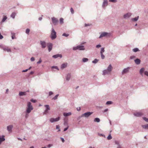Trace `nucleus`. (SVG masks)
<instances>
[{"label": "nucleus", "mask_w": 148, "mask_h": 148, "mask_svg": "<svg viewBox=\"0 0 148 148\" xmlns=\"http://www.w3.org/2000/svg\"><path fill=\"white\" fill-rule=\"evenodd\" d=\"M70 77H71V75L70 74H68L67 75L66 77V80H69Z\"/></svg>", "instance_id": "nucleus-25"}, {"label": "nucleus", "mask_w": 148, "mask_h": 148, "mask_svg": "<svg viewBox=\"0 0 148 148\" xmlns=\"http://www.w3.org/2000/svg\"><path fill=\"white\" fill-rule=\"evenodd\" d=\"M138 17H139V16H137V17H135L134 18H132V20L133 21H137L138 20Z\"/></svg>", "instance_id": "nucleus-29"}, {"label": "nucleus", "mask_w": 148, "mask_h": 148, "mask_svg": "<svg viewBox=\"0 0 148 148\" xmlns=\"http://www.w3.org/2000/svg\"><path fill=\"white\" fill-rule=\"evenodd\" d=\"M12 39H16V38L15 36V34L14 33H12Z\"/></svg>", "instance_id": "nucleus-27"}, {"label": "nucleus", "mask_w": 148, "mask_h": 148, "mask_svg": "<svg viewBox=\"0 0 148 148\" xmlns=\"http://www.w3.org/2000/svg\"><path fill=\"white\" fill-rule=\"evenodd\" d=\"M109 1L112 2H116L117 1L116 0H109Z\"/></svg>", "instance_id": "nucleus-46"}, {"label": "nucleus", "mask_w": 148, "mask_h": 148, "mask_svg": "<svg viewBox=\"0 0 148 148\" xmlns=\"http://www.w3.org/2000/svg\"><path fill=\"white\" fill-rule=\"evenodd\" d=\"M101 58L102 59H104L105 58V56L103 54V53L101 54Z\"/></svg>", "instance_id": "nucleus-43"}, {"label": "nucleus", "mask_w": 148, "mask_h": 148, "mask_svg": "<svg viewBox=\"0 0 148 148\" xmlns=\"http://www.w3.org/2000/svg\"><path fill=\"white\" fill-rule=\"evenodd\" d=\"M58 96L59 95L58 94L56 95L55 97L53 98L52 99L54 100L56 99H57Z\"/></svg>", "instance_id": "nucleus-37"}, {"label": "nucleus", "mask_w": 148, "mask_h": 148, "mask_svg": "<svg viewBox=\"0 0 148 148\" xmlns=\"http://www.w3.org/2000/svg\"><path fill=\"white\" fill-rule=\"evenodd\" d=\"M135 57L134 56H132L130 57V58L131 59H133V58H135Z\"/></svg>", "instance_id": "nucleus-57"}, {"label": "nucleus", "mask_w": 148, "mask_h": 148, "mask_svg": "<svg viewBox=\"0 0 148 148\" xmlns=\"http://www.w3.org/2000/svg\"><path fill=\"white\" fill-rule=\"evenodd\" d=\"M62 56L61 54H58L56 55H53L52 56V57L55 58H57L58 57H60V58H62Z\"/></svg>", "instance_id": "nucleus-14"}, {"label": "nucleus", "mask_w": 148, "mask_h": 148, "mask_svg": "<svg viewBox=\"0 0 148 148\" xmlns=\"http://www.w3.org/2000/svg\"><path fill=\"white\" fill-rule=\"evenodd\" d=\"M101 47V46L100 45H97L96 46V47L97 48H99Z\"/></svg>", "instance_id": "nucleus-54"}, {"label": "nucleus", "mask_w": 148, "mask_h": 148, "mask_svg": "<svg viewBox=\"0 0 148 148\" xmlns=\"http://www.w3.org/2000/svg\"><path fill=\"white\" fill-rule=\"evenodd\" d=\"M131 15L130 13H128L124 15V17L125 18L129 17Z\"/></svg>", "instance_id": "nucleus-16"}, {"label": "nucleus", "mask_w": 148, "mask_h": 148, "mask_svg": "<svg viewBox=\"0 0 148 148\" xmlns=\"http://www.w3.org/2000/svg\"><path fill=\"white\" fill-rule=\"evenodd\" d=\"M143 118L145 121L148 122V118H147L145 117H143Z\"/></svg>", "instance_id": "nucleus-39"}, {"label": "nucleus", "mask_w": 148, "mask_h": 148, "mask_svg": "<svg viewBox=\"0 0 148 148\" xmlns=\"http://www.w3.org/2000/svg\"><path fill=\"white\" fill-rule=\"evenodd\" d=\"M31 101L33 103H35L36 102V100H34L33 99H32L31 100Z\"/></svg>", "instance_id": "nucleus-45"}, {"label": "nucleus", "mask_w": 148, "mask_h": 148, "mask_svg": "<svg viewBox=\"0 0 148 148\" xmlns=\"http://www.w3.org/2000/svg\"><path fill=\"white\" fill-rule=\"evenodd\" d=\"M100 121V119L97 118H95L94 119V121L95 122H99Z\"/></svg>", "instance_id": "nucleus-26"}, {"label": "nucleus", "mask_w": 148, "mask_h": 148, "mask_svg": "<svg viewBox=\"0 0 148 148\" xmlns=\"http://www.w3.org/2000/svg\"><path fill=\"white\" fill-rule=\"evenodd\" d=\"M33 73V72H32V71H31L30 73V74H32Z\"/></svg>", "instance_id": "nucleus-62"}, {"label": "nucleus", "mask_w": 148, "mask_h": 148, "mask_svg": "<svg viewBox=\"0 0 148 148\" xmlns=\"http://www.w3.org/2000/svg\"><path fill=\"white\" fill-rule=\"evenodd\" d=\"M42 62V60L40 58L39 60V61L37 62V63L38 64H40Z\"/></svg>", "instance_id": "nucleus-47"}, {"label": "nucleus", "mask_w": 148, "mask_h": 148, "mask_svg": "<svg viewBox=\"0 0 148 148\" xmlns=\"http://www.w3.org/2000/svg\"><path fill=\"white\" fill-rule=\"evenodd\" d=\"M98 60L95 59L94 60L92 61V62L94 63H96L98 62Z\"/></svg>", "instance_id": "nucleus-34"}, {"label": "nucleus", "mask_w": 148, "mask_h": 148, "mask_svg": "<svg viewBox=\"0 0 148 148\" xmlns=\"http://www.w3.org/2000/svg\"><path fill=\"white\" fill-rule=\"evenodd\" d=\"M134 114L136 116L139 117L143 115V113L141 112H136L134 113Z\"/></svg>", "instance_id": "nucleus-11"}, {"label": "nucleus", "mask_w": 148, "mask_h": 148, "mask_svg": "<svg viewBox=\"0 0 148 148\" xmlns=\"http://www.w3.org/2000/svg\"><path fill=\"white\" fill-rule=\"evenodd\" d=\"M4 137V136H0V144L2 142L5 140V139Z\"/></svg>", "instance_id": "nucleus-15"}, {"label": "nucleus", "mask_w": 148, "mask_h": 148, "mask_svg": "<svg viewBox=\"0 0 148 148\" xmlns=\"http://www.w3.org/2000/svg\"><path fill=\"white\" fill-rule=\"evenodd\" d=\"M108 110V109H106L104 110V112H106Z\"/></svg>", "instance_id": "nucleus-63"}, {"label": "nucleus", "mask_w": 148, "mask_h": 148, "mask_svg": "<svg viewBox=\"0 0 148 148\" xmlns=\"http://www.w3.org/2000/svg\"><path fill=\"white\" fill-rule=\"evenodd\" d=\"M92 112H87L83 114L82 115V116L88 117L92 114Z\"/></svg>", "instance_id": "nucleus-4"}, {"label": "nucleus", "mask_w": 148, "mask_h": 148, "mask_svg": "<svg viewBox=\"0 0 148 148\" xmlns=\"http://www.w3.org/2000/svg\"><path fill=\"white\" fill-rule=\"evenodd\" d=\"M71 11L72 14H73L74 12V11L72 8H71Z\"/></svg>", "instance_id": "nucleus-51"}, {"label": "nucleus", "mask_w": 148, "mask_h": 148, "mask_svg": "<svg viewBox=\"0 0 148 148\" xmlns=\"http://www.w3.org/2000/svg\"><path fill=\"white\" fill-rule=\"evenodd\" d=\"M56 32H55L54 29L52 28L50 36L52 40L55 39L56 37Z\"/></svg>", "instance_id": "nucleus-1"}, {"label": "nucleus", "mask_w": 148, "mask_h": 148, "mask_svg": "<svg viewBox=\"0 0 148 148\" xmlns=\"http://www.w3.org/2000/svg\"><path fill=\"white\" fill-rule=\"evenodd\" d=\"M28 69H26L25 70H24L22 71L23 72H27L28 71Z\"/></svg>", "instance_id": "nucleus-58"}, {"label": "nucleus", "mask_w": 148, "mask_h": 148, "mask_svg": "<svg viewBox=\"0 0 148 148\" xmlns=\"http://www.w3.org/2000/svg\"><path fill=\"white\" fill-rule=\"evenodd\" d=\"M56 129L57 130H58V131H60L59 129V125H57L56 126Z\"/></svg>", "instance_id": "nucleus-50"}, {"label": "nucleus", "mask_w": 148, "mask_h": 148, "mask_svg": "<svg viewBox=\"0 0 148 148\" xmlns=\"http://www.w3.org/2000/svg\"><path fill=\"white\" fill-rule=\"evenodd\" d=\"M42 17H40V18H39V20H41V19H42Z\"/></svg>", "instance_id": "nucleus-61"}, {"label": "nucleus", "mask_w": 148, "mask_h": 148, "mask_svg": "<svg viewBox=\"0 0 148 148\" xmlns=\"http://www.w3.org/2000/svg\"><path fill=\"white\" fill-rule=\"evenodd\" d=\"M112 102L111 101H108L106 103V104L108 105L112 104Z\"/></svg>", "instance_id": "nucleus-41"}, {"label": "nucleus", "mask_w": 148, "mask_h": 148, "mask_svg": "<svg viewBox=\"0 0 148 148\" xmlns=\"http://www.w3.org/2000/svg\"><path fill=\"white\" fill-rule=\"evenodd\" d=\"M45 107L46 108V109L44 112V114H46L48 113V111L50 110V108L49 106L48 105H45Z\"/></svg>", "instance_id": "nucleus-5"}, {"label": "nucleus", "mask_w": 148, "mask_h": 148, "mask_svg": "<svg viewBox=\"0 0 148 148\" xmlns=\"http://www.w3.org/2000/svg\"><path fill=\"white\" fill-rule=\"evenodd\" d=\"M90 25H91V24H85V26L86 27V26H90Z\"/></svg>", "instance_id": "nucleus-55"}, {"label": "nucleus", "mask_w": 148, "mask_h": 148, "mask_svg": "<svg viewBox=\"0 0 148 148\" xmlns=\"http://www.w3.org/2000/svg\"><path fill=\"white\" fill-rule=\"evenodd\" d=\"M28 116V115L27 114H26L25 115V117L26 118H27Z\"/></svg>", "instance_id": "nucleus-60"}, {"label": "nucleus", "mask_w": 148, "mask_h": 148, "mask_svg": "<svg viewBox=\"0 0 148 148\" xmlns=\"http://www.w3.org/2000/svg\"><path fill=\"white\" fill-rule=\"evenodd\" d=\"M144 71V68H141L140 71V74H142Z\"/></svg>", "instance_id": "nucleus-31"}, {"label": "nucleus", "mask_w": 148, "mask_h": 148, "mask_svg": "<svg viewBox=\"0 0 148 148\" xmlns=\"http://www.w3.org/2000/svg\"><path fill=\"white\" fill-rule=\"evenodd\" d=\"M108 5V1L107 0H103V5Z\"/></svg>", "instance_id": "nucleus-24"}, {"label": "nucleus", "mask_w": 148, "mask_h": 148, "mask_svg": "<svg viewBox=\"0 0 148 148\" xmlns=\"http://www.w3.org/2000/svg\"><path fill=\"white\" fill-rule=\"evenodd\" d=\"M77 110L78 111H79L80 110V107H79L78 108H77Z\"/></svg>", "instance_id": "nucleus-59"}, {"label": "nucleus", "mask_w": 148, "mask_h": 148, "mask_svg": "<svg viewBox=\"0 0 148 148\" xmlns=\"http://www.w3.org/2000/svg\"><path fill=\"white\" fill-rule=\"evenodd\" d=\"M60 22L61 24L63 23H64V19L61 18L60 19Z\"/></svg>", "instance_id": "nucleus-36"}, {"label": "nucleus", "mask_w": 148, "mask_h": 148, "mask_svg": "<svg viewBox=\"0 0 148 148\" xmlns=\"http://www.w3.org/2000/svg\"><path fill=\"white\" fill-rule=\"evenodd\" d=\"M129 68L124 69V70H123V71L122 72V74H124L125 73H127L129 71Z\"/></svg>", "instance_id": "nucleus-13"}, {"label": "nucleus", "mask_w": 148, "mask_h": 148, "mask_svg": "<svg viewBox=\"0 0 148 148\" xmlns=\"http://www.w3.org/2000/svg\"><path fill=\"white\" fill-rule=\"evenodd\" d=\"M71 114V113L70 112H69L68 113H65V117L67 116H70ZM66 118H65V123H66ZM66 123H65V126H66Z\"/></svg>", "instance_id": "nucleus-22"}, {"label": "nucleus", "mask_w": 148, "mask_h": 148, "mask_svg": "<svg viewBox=\"0 0 148 148\" xmlns=\"http://www.w3.org/2000/svg\"><path fill=\"white\" fill-rule=\"evenodd\" d=\"M27 109L26 112L27 113H29L33 109V108L30 102H28L27 103Z\"/></svg>", "instance_id": "nucleus-2"}, {"label": "nucleus", "mask_w": 148, "mask_h": 148, "mask_svg": "<svg viewBox=\"0 0 148 148\" xmlns=\"http://www.w3.org/2000/svg\"><path fill=\"white\" fill-rule=\"evenodd\" d=\"M61 140H62V142H63V143L64 142V139L62 138H61Z\"/></svg>", "instance_id": "nucleus-56"}, {"label": "nucleus", "mask_w": 148, "mask_h": 148, "mask_svg": "<svg viewBox=\"0 0 148 148\" xmlns=\"http://www.w3.org/2000/svg\"><path fill=\"white\" fill-rule=\"evenodd\" d=\"M69 36V34H65V37H67Z\"/></svg>", "instance_id": "nucleus-64"}, {"label": "nucleus", "mask_w": 148, "mask_h": 148, "mask_svg": "<svg viewBox=\"0 0 148 148\" xmlns=\"http://www.w3.org/2000/svg\"><path fill=\"white\" fill-rule=\"evenodd\" d=\"M74 50L78 49L79 50H84L85 49L84 46L83 45H78L76 47H74L73 48Z\"/></svg>", "instance_id": "nucleus-3"}, {"label": "nucleus", "mask_w": 148, "mask_h": 148, "mask_svg": "<svg viewBox=\"0 0 148 148\" xmlns=\"http://www.w3.org/2000/svg\"><path fill=\"white\" fill-rule=\"evenodd\" d=\"M26 95V92H19V95L20 96L25 95Z\"/></svg>", "instance_id": "nucleus-19"}, {"label": "nucleus", "mask_w": 148, "mask_h": 148, "mask_svg": "<svg viewBox=\"0 0 148 148\" xmlns=\"http://www.w3.org/2000/svg\"><path fill=\"white\" fill-rule=\"evenodd\" d=\"M133 51L134 52H136L139 51V49L138 48H135L133 49Z\"/></svg>", "instance_id": "nucleus-35"}, {"label": "nucleus", "mask_w": 148, "mask_h": 148, "mask_svg": "<svg viewBox=\"0 0 148 148\" xmlns=\"http://www.w3.org/2000/svg\"><path fill=\"white\" fill-rule=\"evenodd\" d=\"M29 31V29H27L26 30V34H28Z\"/></svg>", "instance_id": "nucleus-42"}, {"label": "nucleus", "mask_w": 148, "mask_h": 148, "mask_svg": "<svg viewBox=\"0 0 148 148\" xmlns=\"http://www.w3.org/2000/svg\"><path fill=\"white\" fill-rule=\"evenodd\" d=\"M88 59L87 58H83L82 59L83 62H86L88 61Z\"/></svg>", "instance_id": "nucleus-28"}, {"label": "nucleus", "mask_w": 148, "mask_h": 148, "mask_svg": "<svg viewBox=\"0 0 148 148\" xmlns=\"http://www.w3.org/2000/svg\"><path fill=\"white\" fill-rule=\"evenodd\" d=\"M110 73V72H108V70H105L103 72V75H105L106 74H109Z\"/></svg>", "instance_id": "nucleus-20"}, {"label": "nucleus", "mask_w": 148, "mask_h": 148, "mask_svg": "<svg viewBox=\"0 0 148 148\" xmlns=\"http://www.w3.org/2000/svg\"><path fill=\"white\" fill-rule=\"evenodd\" d=\"M52 20L53 23L54 25H56L58 22V20L54 17L52 18Z\"/></svg>", "instance_id": "nucleus-9"}, {"label": "nucleus", "mask_w": 148, "mask_h": 148, "mask_svg": "<svg viewBox=\"0 0 148 148\" xmlns=\"http://www.w3.org/2000/svg\"><path fill=\"white\" fill-rule=\"evenodd\" d=\"M52 68H55L57 69L58 70H59V69L57 66H53L52 67Z\"/></svg>", "instance_id": "nucleus-44"}, {"label": "nucleus", "mask_w": 148, "mask_h": 148, "mask_svg": "<svg viewBox=\"0 0 148 148\" xmlns=\"http://www.w3.org/2000/svg\"><path fill=\"white\" fill-rule=\"evenodd\" d=\"M145 74L146 75L148 76V72L147 71H145L144 72Z\"/></svg>", "instance_id": "nucleus-49"}, {"label": "nucleus", "mask_w": 148, "mask_h": 148, "mask_svg": "<svg viewBox=\"0 0 148 148\" xmlns=\"http://www.w3.org/2000/svg\"><path fill=\"white\" fill-rule=\"evenodd\" d=\"M7 17L6 16H3V19L2 20V21L3 22L5 21V20L7 19Z\"/></svg>", "instance_id": "nucleus-33"}, {"label": "nucleus", "mask_w": 148, "mask_h": 148, "mask_svg": "<svg viewBox=\"0 0 148 148\" xmlns=\"http://www.w3.org/2000/svg\"><path fill=\"white\" fill-rule=\"evenodd\" d=\"M110 35V34L109 33L107 32H103L101 34L99 38H100L104 36H109Z\"/></svg>", "instance_id": "nucleus-6"}, {"label": "nucleus", "mask_w": 148, "mask_h": 148, "mask_svg": "<svg viewBox=\"0 0 148 148\" xmlns=\"http://www.w3.org/2000/svg\"><path fill=\"white\" fill-rule=\"evenodd\" d=\"M16 14L15 12H13L12 13L11 15V16L13 18H14Z\"/></svg>", "instance_id": "nucleus-30"}, {"label": "nucleus", "mask_w": 148, "mask_h": 148, "mask_svg": "<svg viewBox=\"0 0 148 148\" xmlns=\"http://www.w3.org/2000/svg\"><path fill=\"white\" fill-rule=\"evenodd\" d=\"M60 119V118L59 117H58L56 118H51L50 119V121L51 123H53L54 122H56L58 121Z\"/></svg>", "instance_id": "nucleus-8"}, {"label": "nucleus", "mask_w": 148, "mask_h": 148, "mask_svg": "<svg viewBox=\"0 0 148 148\" xmlns=\"http://www.w3.org/2000/svg\"><path fill=\"white\" fill-rule=\"evenodd\" d=\"M112 67L111 64L109 65L108 67V68L107 70L108 72H110L112 71Z\"/></svg>", "instance_id": "nucleus-18"}, {"label": "nucleus", "mask_w": 148, "mask_h": 148, "mask_svg": "<svg viewBox=\"0 0 148 148\" xmlns=\"http://www.w3.org/2000/svg\"><path fill=\"white\" fill-rule=\"evenodd\" d=\"M53 93L52 92L50 91L49 92V96H50L52 95H53Z\"/></svg>", "instance_id": "nucleus-48"}, {"label": "nucleus", "mask_w": 148, "mask_h": 148, "mask_svg": "<svg viewBox=\"0 0 148 148\" xmlns=\"http://www.w3.org/2000/svg\"><path fill=\"white\" fill-rule=\"evenodd\" d=\"M35 59L34 58V57H32L31 58V60L32 61H33Z\"/></svg>", "instance_id": "nucleus-53"}, {"label": "nucleus", "mask_w": 148, "mask_h": 148, "mask_svg": "<svg viewBox=\"0 0 148 148\" xmlns=\"http://www.w3.org/2000/svg\"><path fill=\"white\" fill-rule=\"evenodd\" d=\"M142 127L144 129H148V124H147L146 125H142Z\"/></svg>", "instance_id": "nucleus-23"}, {"label": "nucleus", "mask_w": 148, "mask_h": 148, "mask_svg": "<svg viewBox=\"0 0 148 148\" xmlns=\"http://www.w3.org/2000/svg\"><path fill=\"white\" fill-rule=\"evenodd\" d=\"M64 68H65V64H63L61 66V68L62 69H64Z\"/></svg>", "instance_id": "nucleus-40"}, {"label": "nucleus", "mask_w": 148, "mask_h": 148, "mask_svg": "<svg viewBox=\"0 0 148 148\" xmlns=\"http://www.w3.org/2000/svg\"><path fill=\"white\" fill-rule=\"evenodd\" d=\"M3 38V36L1 34V33H0V39H1L2 38Z\"/></svg>", "instance_id": "nucleus-52"}, {"label": "nucleus", "mask_w": 148, "mask_h": 148, "mask_svg": "<svg viewBox=\"0 0 148 148\" xmlns=\"http://www.w3.org/2000/svg\"><path fill=\"white\" fill-rule=\"evenodd\" d=\"M40 44L42 48H44L46 47V42L44 41H40Z\"/></svg>", "instance_id": "nucleus-10"}, {"label": "nucleus", "mask_w": 148, "mask_h": 148, "mask_svg": "<svg viewBox=\"0 0 148 148\" xmlns=\"http://www.w3.org/2000/svg\"><path fill=\"white\" fill-rule=\"evenodd\" d=\"M135 63L137 64H140V60L138 59H137L134 60Z\"/></svg>", "instance_id": "nucleus-17"}, {"label": "nucleus", "mask_w": 148, "mask_h": 148, "mask_svg": "<svg viewBox=\"0 0 148 148\" xmlns=\"http://www.w3.org/2000/svg\"><path fill=\"white\" fill-rule=\"evenodd\" d=\"M105 51L104 48H102L101 49V51H100V53L102 54L103 53V52H104Z\"/></svg>", "instance_id": "nucleus-32"}, {"label": "nucleus", "mask_w": 148, "mask_h": 148, "mask_svg": "<svg viewBox=\"0 0 148 148\" xmlns=\"http://www.w3.org/2000/svg\"><path fill=\"white\" fill-rule=\"evenodd\" d=\"M12 126L9 125L7 127V130L9 131H11L12 128Z\"/></svg>", "instance_id": "nucleus-21"}, {"label": "nucleus", "mask_w": 148, "mask_h": 148, "mask_svg": "<svg viewBox=\"0 0 148 148\" xmlns=\"http://www.w3.org/2000/svg\"><path fill=\"white\" fill-rule=\"evenodd\" d=\"M2 48L4 51H7L8 52H11V49L8 47L3 46L2 47Z\"/></svg>", "instance_id": "nucleus-7"}, {"label": "nucleus", "mask_w": 148, "mask_h": 148, "mask_svg": "<svg viewBox=\"0 0 148 148\" xmlns=\"http://www.w3.org/2000/svg\"><path fill=\"white\" fill-rule=\"evenodd\" d=\"M47 45L49 51L50 52L52 49L53 45L52 43H48Z\"/></svg>", "instance_id": "nucleus-12"}, {"label": "nucleus", "mask_w": 148, "mask_h": 148, "mask_svg": "<svg viewBox=\"0 0 148 148\" xmlns=\"http://www.w3.org/2000/svg\"><path fill=\"white\" fill-rule=\"evenodd\" d=\"M112 138L111 134H110L107 137V139L108 140H110Z\"/></svg>", "instance_id": "nucleus-38"}]
</instances>
